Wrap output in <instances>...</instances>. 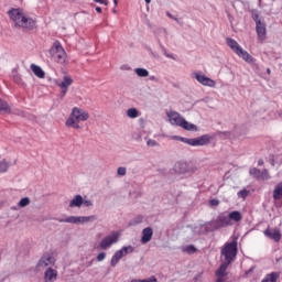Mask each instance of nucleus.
Returning a JSON list of instances; mask_svg holds the SVG:
<instances>
[{
    "label": "nucleus",
    "instance_id": "nucleus-56",
    "mask_svg": "<svg viewBox=\"0 0 282 282\" xmlns=\"http://www.w3.org/2000/svg\"><path fill=\"white\" fill-rule=\"evenodd\" d=\"M270 158H271L270 159V164H271V166H274V162H275L274 161V154H271Z\"/></svg>",
    "mask_w": 282,
    "mask_h": 282
},
{
    "label": "nucleus",
    "instance_id": "nucleus-31",
    "mask_svg": "<svg viewBox=\"0 0 282 282\" xmlns=\"http://www.w3.org/2000/svg\"><path fill=\"white\" fill-rule=\"evenodd\" d=\"M30 197H22L19 203L18 206L19 208H25V206H30Z\"/></svg>",
    "mask_w": 282,
    "mask_h": 282
},
{
    "label": "nucleus",
    "instance_id": "nucleus-52",
    "mask_svg": "<svg viewBox=\"0 0 282 282\" xmlns=\"http://www.w3.org/2000/svg\"><path fill=\"white\" fill-rule=\"evenodd\" d=\"M116 253H117L121 259H122L123 257H127V256L124 254V251H122V249L116 251Z\"/></svg>",
    "mask_w": 282,
    "mask_h": 282
},
{
    "label": "nucleus",
    "instance_id": "nucleus-50",
    "mask_svg": "<svg viewBox=\"0 0 282 282\" xmlns=\"http://www.w3.org/2000/svg\"><path fill=\"white\" fill-rule=\"evenodd\" d=\"M221 281H223V282H232V280H230V279L228 278V275L223 276V278H221ZM216 282H218V278H216Z\"/></svg>",
    "mask_w": 282,
    "mask_h": 282
},
{
    "label": "nucleus",
    "instance_id": "nucleus-30",
    "mask_svg": "<svg viewBox=\"0 0 282 282\" xmlns=\"http://www.w3.org/2000/svg\"><path fill=\"white\" fill-rule=\"evenodd\" d=\"M197 247L195 245H187L186 247L183 248V252H186L187 254H195L197 252Z\"/></svg>",
    "mask_w": 282,
    "mask_h": 282
},
{
    "label": "nucleus",
    "instance_id": "nucleus-32",
    "mask_svg": "<svg viewBox=\"0 0 282 282\" xmlns=\"http://www.w3.org/2000/svg\"><path fill=\"white\" fill-rule=\"evenodd\" d=\"M172 140H177L178 142H184V144H188L191 147V139H188L186 137L173 135Z\"/></svg>",
    "mask_w": 282,
    "mask_h": 282
},
{
    "label": "nucleus",
    "instance_id": "nucleus-44",
    "mask_svg": "<svg viewBox=\"0 0 282 282\" xmlns=\"http://www.w3.org/2000/svg\"><path fill=\"white\" fill-rule=\"evenodd\" d=\"M165 14H166V17H169V19H172V21L180 23V19L177 17L173 15L170 11H166Z\"/></svg>",
    "mask_w": 282,
    "mask_h": 282
},
{
    "label": "nucleus",
    "instance_id": "nucleus-35",
    "mask_svg": "<svg viewBox=\"0 0 282 282\" xmlns=\"http://www.w3.org/2000/svg\"><path fill=\"white\" fill-rule=\"evenodd\" d=\"M123 254L128 256L129 253L133 252L135 250V248H133V246L129 245V246H123L121 248Z\"/></svg>",
    "mask_w": 282,
    "mask_h": 282
},
{
    "label": "nucleus",
    "instance_id": "nucleus-33",
    "mask_svg": "<svg viewBox=\"0 0 282 282\" xmlns=\"http://www.w3.org/2000/svg\"><path fill=\"white\" fill-rule=\"evenodd\" d=\"M238 197H240V199H246L248 197V195H250V191H248L247 188H242L237 193Z\"/></svg>",
    "mask_w": 282,
    "mask_h": 282
},
{
    "label": "nucleus",
    "instance_id": "nucleus-49",
    "mask_svg": "<svg viewBox=\"0 0 282 282\" xmlns=\"http://www.w3.org/2000/svg\"><path fill=\"white\" fill-rule=\"evenodd\" d=\"M95 3H100L101 6H108V1L107 0H94Z\"/></svg>",
    "mask_w": 282,
    "mask_h": 282
},
{
    "label": "nucleus",
    "instance_id": "nucleus-9",
    "mask_svg": "<svg viewBox=\"0 0 282 282\" xmlns=\"http://www.w3.org/2000/svg\"><path fill=\"white\" fill-rule=\"evenodd\" d=\"M55 85L61 88V98H65V96H67V91H69L70 85H74V78L69 75H65L62 82L55 79Z\"/></svg>",
    "mask_w": 282,
    "mask_h": 282
},
{
    "label": "nucleus",
    "instance_id": "nucleus-22",
    "mask_svg": "<svg viewBox=\"0 0 282 282\" xmlns=\"http://www.w3.org/2000/svg\"><path fill=\"white\" fill-rule=\"evenodd\" d=\"M226 43H227L228 47H230V50H232V52H235V54H237V52L239 50H241V45H239V43L232 37H227Z\"/></svg>",
    "mask_w": 282,
    "mask_h": 282
},
{
    "label": "nucleus",
    "instance_id": "nucleus-59",
    "mask_svg": "<svg viewBox=\"0 0 282 282\" xmlns=\"http://www.w3.org/2000/svg\"><path fill=\"white\" fill-rule=\"evenodd\" d=\"M95 10L98 14H102V8L96 7Z\"/></svg>",
    "mask_w": 282,
    "mask_h": 282
},
{
    "label": "nucleus",
    "instance_id": "nucleus-7",
    "mask_svg": "<svg viewBox=\"0 0 282 282\" xmlns=\"http://www.w3.org/2000/svg\"><path fill=\"white\" fill-rule=\"evenodd\" d=\"M174 175H193L195 167L191 166V163L184 161H177L173 169Z\"/></svg>",
    "mask_w": 282,
    "mask_h": 282
},
{
    "label": "nucleus",
    "instance_id": "nucleus-37",
    "mask_svg": "<svg viewBox=\"0 0 282 282\" xmlns=\"http://www.w3.org/2000/svg\"><path fill=\"white\" fill-rule=\"evenodd\" d=\"M251 19L254 21L256 25L258 24V21H261L259 19V11H257V9L251 10Z\"/></svg>",
    "mask_w": 282,
    "mask_h": 282
},
{
    "label": "nucleus",
    "instance_id": "nucleus-29",
    "mask_svg": "<svg viewBox=\"0 0 282 282\" xmlns=\"http://www.w3.org/2000/svg\"><path fill=\"white\" fill-rule=\"evenodd\" d=\"M128 118L135 119L140 116V111L137 108H129L127 110Z\"/></svg>",
    "mask_w": 282,
    "mask_h": 282
},
{
    "label": "nucleus",
    "instance_id": "nucleus-1",
    "mask_svg": "<svg viewBox=\"0 0 282 282\" xmlns=\"http://www.w3.org/2000/svg\"><path fill=\"white\" fill-rule=\"evenodd\" d=\"M7 14L13 21L14 28H22L25 32H33V30L39 28L36 19L23 13V9L21 8H11Z\"/></svg>",
    "mask_w": 282,
    "mask_h": 282
},
{
    "label": "nucleus",
    "instance_id": "nucleus-34",
    "mask_svg": "<svg viewBox=\"0 0 282 282\" xmlns=\"http://www.w3.org/2000/svg\"><path fill=\"white\" fill-rule=\"evenodd\" d=\"M120 258L116 252L115 254L112 256L111 260H110V265L111 268H116V265H118L119 261H120Z\"/></svg>",
    "mask_w": 282,
    "mask_h": 282
},
{
    "label": "nucleus",
    "instance_id": "nucleus-39",
    "mask_svg": "<svg viewBox=\"0 0 282 282\" xmlns=\"http://www.w3.org/2000/svg\"><path fill=\"white\" fill-rule=\"evenodd\" d=\"M131 282H158V278H155V275H152L143 280H131Z\"/></svg>",
    "mask_w": 282,
    "mask_h": 282
},
{
    "label": "nucleus",
    "instance_id": "nucleus-3",
    "mask_svg": "<svg viewBox=\"0 0 282 282\" xmlns=\"http://www.w3.org/2000/svg\"><path fill=\"white\" fill-rule=\"evenodd\" d=\"M239 243L237 242V238H234L230 242H226L220 253L225 257V262L232 263L235 259H237V254L239 252Z\"/></svg>",
    "mask_w": 282,
    "mask_h": 282
},
{
    "label": "nucleus",
    "instance_id": "nucleus-57",
    "mask_svg": "<svg viewBox=\"0 0 282 282\" xmlns=\"http://www.w3.org/2000/svg\"><path fill=\"white\" fill-rule=\"evenodd\" d=\"M242 133L241 132H237V137L238 138H241V135H246V129H241Z\"/></svg>",
    "mask_w": 282,
    "mask_h": 282
},
{
    "label": "nucleus",
    "instance_id": "nucleus-5",
    "mask_svg": "<svg viewBox=\"0 0 282 282\" xmlns=\"http://www.w3.org/2000/svg\"><path fill=\"white\" fill-rule=\"evenodd\" d=\"M98 217L96 215L91 216H67L66 218H54L55 221L59 224H85L87 221H96Z\"/></svg>",
    "mask_w": 282,
    "mask_h": 282
},
{
    "label": "nucleus",
    "instance_id": "nucleus-23",
    "mask_svg": "<svg viewBox=\"0 0 282 282\" xmlns=\"http://www.w3.org/2000/svg\"><path fill=\"white\" fill-rule=\"evenodd\" d=\"M31 70L37 78H45V70L36 64H31Z\"/></svg>",
    "mask_w": 282,
    "mask_h": 282
},
{
    "label": "nucleus",
    "instance_id": "nucleus-38",
    "mask_svg": "<svg viewBox=\"0 0 282 282\" xmlns=\"http://www.w3.org/2000/svg\"><path fill=\"white\" fill-rule=\"evenodd\" d=\"M243 61H246V63H249V65H254V63H257V58L250 55V53L246 55Z\"/></svg>",
    "mask_w": 282,
    "mask_h": 282
},
{
    "label": "nucleus",
    "instance_id": "nucleus-6",
    "mask_svg": "<svg viewBox=\"0 0 282 282\" xmlns=\"http://www.w3.org/2000/svg\"><path fill=\"white\" fill-rule=\"evenodd\" d=\"M234 224L229 220L227 212L220 213L217 219L209 221V226H214V230H221V228H228V226H234Z\"/></svg>",
    "mask_w": 282,
    "mask_h": 282
},
{
    "label": "nucleus",
    "instance_id": "nucleus-41",
    "mask_svg": "<svg viewBox=\"0 0 282 282\" xmlns=\"http://www.w3.org/2000/svg\"><path fill=\"white\" fill-rule=\"evenodd\" d=\"M105 259H107V253L105 251L99 252L96 257V261L98 262L105 261Z\"/></svg>",
    "mask_w": 282,
    "mask_h": 282
},
{
    "label": "nucleus",
    "instance_id": "nucleus-27",
    "mask_svg": "<svg viewBox=\"0 0 282 282\" xmlns=\"http://www.w3.org/2000/svg\"><path fill=\"white\" fill-rule=\"evenodd\" d=\"M142 221H144V216L138 215L128 223V226H139Z\"/></svg>",
    "mask_w": 282,
    "mask_h": 282
},
{
    "label": "nucleus",
    "instance_id": "nucleus-64",
    "mask_svg": "<svg viewBox=\"0 0 282 282\" xmlns=\"http://www.w3.org/2000/svg\"><path fill=\"white\" fill-rule=\"evenodd\" d=\"M113 4H115V6H118V0H113Z\"/></svg>",
    "mask_w": 282,
    "mask_h": 282
},
{
    "label": "nucleus",
    "instance_id": "nucleus-45",
    "mask_svg": "<svg viewBox=\"0 0 282 282\" xmlns=\"http://www.w3.org/2000/svg\"><path fill=\"white\" fill-rule=\"evenodd\" d=\"M21 80H23L21 78V75H19V74L13 75V83H15L17 85H21Z\"/></svg>",
    "mask_w": 282,
    "mask_h": 282
},
{
    "label": "nucleus",
    "instance_id": "nucleus-15",
    "mask_svg": "<svg viewBox=\"0 0 282 282\" xmlns=\"http://www.w3.org/2000/svg\"><path fill=\"white\" fill-rule=\"evenodd\" d=\"M228 265H230V262H223L219 268L215 271V276L216 279H218V282H223L221 279H224V276H228Z\"/></svg>",
    "mask_w": 282,
    "mask_h": 282
},
{
    "label": "nucleus",
    "instance_id": "nucleus-62",
    "mask_svg": "<svg viewBox=\"0 0 282 282\" xmlns=\"http://www.w3.org/2000/svg\"><path fill=\"white\" fill-rule=\"evenodd\" d=\"M258 166H263V161H262V159H260V160L258 161Z\"/></svg>",
    "mask_w": 282,
    "mask_h": 282
},
{
    "label": "nucleus",
    "instance_id": "nucleus-21",
    "mask_svg": "<svg viewBox=\"0 0 282 282\" xmlns=\"http://www.w3.org/2000/svg\"><path fill=\"white\" fill-rule=\"evenodd\" d=\"M83 195H75L74 198L69 202V208H80L83 206Z\"/></svg>",
    "mask_w": 282,
    "mask_h": 282
},
{
    "label": "nucleus",
    "instance_id": "nucleus-19",
    "mask_svg": "<svg viewBox=\"0 0 282 282\" xmlns=\"http://www.w3.org/2000/svg\"><path fill=\"white\" fill-rule=\"evenodd\" d=\"M12 113V108L10 107V104L6 101L4 99L0 98V116H10Z\"/></svg>",
    "mask_w": 282,
    "mask_h": 282
},
{
    "label": "nucleus",
    "instance_id": "nucleus-55",
    "mask_svg": "<svg viewBox=\"0 0 282 282\" xmlns=\"http://www.w3.org/2000/svg\"><path fill=\"white\" fill-rule=\"evenodd\" d=\"M166 58H172V61H176L175 55L165 53Z\"/></svg>",
    "mask_w": 282,
    "mask_h": 282
},
{
    "label": "nucleus",
    "instance_id": "nucleus-8",
    "mask_svg": "<svg viewBox=\"0 0 282 282\" xmlns=\"http://www.w3.org/2000/svg\"><path fill=\"white\" fill-rule=\"evenodd\" d=\"M120 235V231H112L110 235L104 237L99 243V248H101V250H107V248H111L113 243H118Z\"/></svg>",
    "mask_w": 282,
    "mask_h": 282
},
{
    "label": "nucleus",
    "instance_id": "nucleus-47",
    "mask_svg": "<svg viewBox=\"0 0 282 282\" xmlns=\"http://www.w3.org/2000/svg\"><path fill=\"white\" fill-rule=\"evenodd\" d=\"M257 270V265H252L249 270L245 271V276H248V274H252Z\"/></svg>",
    "mask_w": 282,
    "mask_h": 282
},
{
    "label": "nucleus",
    "instance_id": "nucleus-24",
    "mask_svg": "<svg viewBox=\"0 0 282 282\" xmlns=\"http://www.w3.org/2000/svg\"><path fill=\"white\" fill-rule=\"evenodd\" d=\"M273 199L274 202L282 199V181L278 183L273 189Z\"/></svg>",
    "mask_w": 282,
    "mask_h": 282
},
{
    "label": "nucleus",
    "instance_id": "nucleus-61",
    "mask_svg": "<svg viewBox=\"0 0 282 282\" xmlns=\"http://www.w3.org/2000/svg\"><path fill=\"white\" fill-rule=\"evenodd\" d=\"M158 43H159V45H160V47H161L162 50L166 51V48H165L164 45L162 44V41L158 40Z\"/></svg>",
    "mask_w": 282,
    "mask_h": 282
},
{
    "label": "nucleus",
    "instance_id": "nucleus-54",
    "mask_svg": "<svg viewBox=\"0 0 282 282\" xmlns=\"http://www.w3.org/2000/svg\"><path fill=\"white\" fill-rule=\"evenodd\" d=\"M221 135H226L227 138H230L231 132L230 131H223L220 132Z\"/></svg>",
    "mask_w": 282,
    "mask_h": 282
},
{
    "label": "nucleus",
    "instance_id": "nucleus-40",
    "mask_svg": "<svg viewBox=\"0 0 282 282\" xmlns=\"http://www.w3.org/2000/svg\"><path fill=\"white\" fill-rule=\"evenodd\" d=\"M9 167L10 166L8 165V163H6V161H0V173H7Z\"/></svg>",
    "mask_w": 282,
    "mask_h": 282
},
{
    "label": "nucleus",
    "instance_id": "nucleus-51",
    "mask_svg": "<svg viewBox=\"0 0 282 282\" xmlns=\"http://www.w3.org/2000/svg\"><path fill=\"white\" fill-rule=\"evenodd\" d=\"M149 80H152L153 83H160V79L155 77V75L150 76Z\"/></svg>",
    "mask_w": 282,
    "mask_h": 282
},
{
    "label": "nucleus",
    "instance_id": "nucleus-48",
    "mask_svg": "<svg viewBox=\"0 0 282 282\" xmlns=\"http://www.w3.org/2000/svg\"><path fill=\"white\" fill-rule=\"evenodd\" d=\"M219 204V199L213 198L209 200V206H217Z\"/></svg>",
    "mask_w": 282,
    "mask_h": 282
},
{
    "label": "nucleus",
    "instance_id": "nucleus-36",
    "mask_svg": "<svg viewBox=\"0 0 282 282\" xmlns=\"http://www.w3.org/2000/svg\"><path fill=\"white\" fill-rule=\"evenodd\" d=\"M236 54L243 61L246 58V56H248L249 53H248V51L243 50V47L240 46V48H238Z\"/></svg>",
    "mask_w": 282,
    "mask_h": 282
},
{
    "label": "nucleus",
    "instance_id": "nucleus-42",
    "mask_svg": "<svg viewBox=\"0 0 282 282\" xmlns=\"http://www.w3.org/2000/svg\"><path fill=\"white\" fill-rule=\"evenodd\" d=\"M117 175H119L120 177H124V175H127V167H118Z\"/></svg>",
    "mask_w": 282,
    "mask_h": 282
},
{
    "label": "nucleus",
    "instance_id": "nucleus-58",
    "mask_svg": "<svg viewBox=\"0 0 282 282\" xmlns=\"http://www.w3.org/2000/svg\"><path fill=\"white\" fill-rule=\"evenodd\" d=\"M199 276H202V273L196 274V275L193 278V281H194V282L199 281Z\"/></svg>",
    "mask_w": 282,
    "mask_h": 282
},
{
    "label": "nucleus",
    "instance_id": "nucleus-46",
    "mask_svg": "<svg viewBox=\"0 0 282 282\" xmlns=\"http://www.w3.org/2000/svg\"><path fill=\"white\" fill-rule=\"evenodd\" d=\"M148 147H159L160 143H158V141L150 139L147 141Z\"/></svg>",
    "mask_w": 282,
    "mask_h": 282
},
{
    "label": "nucleus",
    "instance_id": "nucleus-60",
    "mask_svg": "<svg viewBox=\"0 0 282 282\" xmlns=\"http://www.w3.org/2000/svg\"><path fill=\"white\" fill-rule=\"evenodd\" d=\"M87 268H91V265H94V260H90L86 263Z\"/></svg>",
    "mask_w": 282,
    "mask_h": 282
},
{
    "label": "nucleus",
    "instance_id": "nucleus-18",
    "mask_svg": "<svg viewBox=\"0 0 282 282\" xmlns=\"http://www.w3.org/2000/svg\"><path fill=\"white\" fill-rule=\"evenodd\" d=\"M209 224H210V221L198 226V235L199 236L208 235V232H215L216 231L215 228H214V225H209Z\"/></svg>",
    "mask_w": 282,
    "mask_h": 282
},
{
    "label": "nucleus",
    "instance_id": "nucleus-4",
    "mask_svg": "<svg viewBox=\"0 0 282 282\" xmlns=\"http://www.w3.org/2000/svg\"><path fill=\"white\" fill-rule=\"evenodd\" d=\"M171 124L175 127H181L185 131H197V126L188 122L184 117H181L180 112L173 111L167 115Z\"/></svg>",
    "mask_w": 282,
    "mask_h": 282
},
{
    "label": "nucleus",
    "instance_id": "nucleus-25",
    "mask_svg": "<svg viewBox=\"0 0 282 282\" xmlns=\"http://www.w3.org/2000/svg\"><path fill=\"white\" fill-rule=\"evenodd\" d=\"M63 52H65V48H63V45H61V42H55L52 46V48L50 50V53L53 55L56 54H63Z\"/></svg>",
    "mask_w": 282,
    "mask_h": 282
},
{
    "label": "nucleus",
    "instance_id": "nucleus-10",
    "mask_svg": "<svg viewBox=\"0 0 282 282\" xmlns=\"http://www.w3.org/2000/svg\"><path fill=\"white\" fill-rule=\"evenodd\" d=\"M215 135L213 134H203L197 138L191 139V147H207L212 140H214Z\"/></svg>",
    "mask_w": 282,
    "mask_h": 282
},
{
    "label": "nucleus",
    "instance_id": "nucleus-43",
    "mask_svg": "<svg viewBox=\"0 0 282 282\" xmlns=\"http://www.w3.org/2000/svg\"><path fill=\"white\" fill-rule=\"evenodd\" d=\"M83 206L86 208H91V206H94V202L83 198Z\"/></svg>",
    "mask_w": 282,
    "mask_h": 282
},
{
    "label": "nucleus",
    "instance_id": "nucleus-17",
    "mask_svg": "<svg viewBox=\"0 0 282 282\" xmlns=\"http://www.w3.org/2000/svg\"><path fill=\"white\" fill-rule=\"evenodd\" d=\"M256 32L258 34L259 41H265L267 39L265 22L258 21V24H256Z\"/></svg>",
    "mask_w": 282,
    "mask_h": 282
},
{
    "label": "nucleus",
    "instance_id": "nucleus-20",
    "mask_svg": "<svg viewBox=\"0 0 282 282\" xmlns=\"http://www.w3.org/2000/svg\"><path fill=\"white\" fill-rule=\"evenodd\" d=\"M227 217L229 218V221H232L235 224H239V221H241V219H243V215H241V212L239 210H234V212H230L229 214H227Z\"/></svg>",
    "mask_w": 282,
    "mask_h": 282
},
{
    "label": "nucleus",
    "instance_id": "nucleus-26",
    "mask_svg": "<svg viewBox=\"0 0 282 282\" xmlns=\"http://www.w3.org/2000/svg\"><path fill=\"white\" fill-rule=\"evenodd\" d=\"M53 56H55L57 63H59L61 65H65V61L67 58V53L65 51H63V53H56Z\"/></svg>",
    "mask_w": 282,
    "mask_h": 282
},
{
    "label": "nucleus",
    "instance_id": "nucleus-16",
    "mask_svg": "<svg viewBox=\"0 0 282 282\" xmlns=\"http://www.w3.org/2000/svg\"><path fill=\"white\" fill-rule=\"evenodd\" d=\"M141 240L140 242L145 246V243H149V241H151V239H153V228L152 227H145L142 229L141 232Z\"/></svg>",
    "mask_w": 282,
    "mask_h": 282
},
{
    "label": "nucleus",
    "instance_id": "nucleus-63",
    "mask_svg": "<svg viewBox=\"0 0 282 282\" xmlns=\"http://www.w3.org/2000/svg\"><path fill=\"white\" fill-rule=\"evenodd\" d=\"M267 74L271 75L272 70L270 68H267Z\"/></svg>",
    "mask_w": 282,
    "mask_h": 282
},
{
    "label": "nucleus",
    "instance_id": "nucleus-11",
    "mask_svg": "<svg viewBox=\"0 0 282 282\" xmlns=\"http://www.w3.org/2000/svg\"><path fill=\"white\" fill-rule=\"evenodd\" d=\"M249 174L258 182H265V180H270V174H268V170L260 171L258 167H253L249 170Z\"/></svg>",
    "mask_w": 282,
    "mask_h": 282
},
{
    "label": "nucleus",
    "instance_id": "nucleus-12",
    "mask_svg": "<svg viewBox=\"0 0 282 282\" xmlns=\"http://www.w3.org/2000/svg\"><path fill=\"white\" fill-rule=\"evenodd\" d=\"M193 78H195L197 83H200V85H204L205 87H215L216 85L214 79H210V77L202 73H194Z\"/></svg>",
    "mask_w": 282,
    "mask_h": 282
},
{
    "label": "nucleus",
    "instance_id": "nucleus-28",
    "mask_svg": "<svg viewBox=\"0 0 282 282\" xmlns=\"http://www.w3.org/2000/svg\"><path fill=\"white\" fill-rule=\"evenodd\" d=\"M134 74H137L139 78H147V76H149V70L147 68L139 67L134 69Z\"/></svg>",
    "mask_w": 282,
    "mask_h": 282
},
{
    "label": "nucleus",
    "instance_id": "nucleus-2",
    "mask_svg": "<svg viewBox=\"0 0 282 282\" xmlns=\"http://www.w3.org/2000/svg\"><path fill=\"white\" fill-rule=\"evenodd\" d=\"M87 120H89V112L78 107H74L65 124L72 129H80V124L78 122H85Z\"/></svg>",
    "mask_w": 282,
    "mask_h": 282
},
{
    "label": "nucleus",
    "instance_id": "nucleus-53",
    "mask_svg": "<svg viewBox=\"0 0 282 282\" xmlns=\"http://www.w3.org/2000/svg\"><path fill=\"white\" fill-rule=\"evenodd\" d=\"M165 33L166 32V29H162V28H159L154 31V34H160V33Z\"/></svg>",
    "mask_w": 282,
    "mask_h": 282
},
{
    "label": "nucleus",
    "instance_id": "nucleus-13",
    "mask_svg": "<svg viewBox=\"0 0 282 282\" xmlns=\"http://www.w3.org/2000/svg\"><path fill=\"white\" fill-rule=\"evenodd\" d=\"M263 235L268 237V239H271L272 241H275V243H279L281 241V230L274 228L268 227L264 231Z\"/></svg>",
    "mask_w": 282,
    "mask_h": 282
},
{
    "label": "nucleus",
    "instance_id": "nucleus-14",
    "mask_svg": "<svg viewBox=\"0 0 282 282\" xmlns=\"http://www.w3.org/2000/svg\"><path fill=\"white\" fill-rule=\"evenodd\" d=\"M54 257L50 256V253H44L36 264V269L39 268H47V265H54L55 263Z\"/></svg>",
    "mask_w": 282,
    "mask_h": 282
}]
</instances>
